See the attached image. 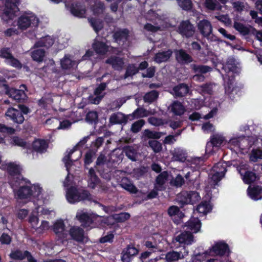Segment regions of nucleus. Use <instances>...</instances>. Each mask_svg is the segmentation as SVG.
I'll list each match as a JSON object with an SVG mask.
<instances>
[{
    "label": "nucleus",
    "instance_id": "nucleus-46",
    "mask_svg": "<svg viewBox=\"0 0 262 262\" xmlns=\"http://www.w3.org/2000/svg\"><path fill=\"white\" fill-rule=\"evenodd\" d=\"M110 121L113 124H121L126 122V119L123 114L117 113L111 116Z\"/></svg>",
    "mask_w": 262,
    "mask_h": 262
},
{
    "label": "nucleus",
    "instance_id": "nucleus-9",
    "mask_svg": "<svg viewBox=\"0 0 262 262\" xmlns=\"http://www.w3.org/2000/svg\"><path fill=\"white\" fill-rule=\"evenodd\" d=\"M108 76V81L107 82H102L95 89L94 94L89 97V101L93 104H98L105 95L103 92L105 89L107 84L110 82V75L108 74L104 75L101 79L104 77Z\"/></svg>",
    "mask_w": 262,
    "mask_h": 262
},
{
    "label": "nucleus",
    "instance_id": "nucleus-57",
    "mask_svg": "<svg viewBox=\"0 0 262 262\" xmlns=\"http://www.w3.org/2000/svg\"><path fill=\"white\" fill-rule=\"evenodd\" d=\"M34 212H32V213L30 215L29 219V222L31 224L32 227L35 229L36 231H37V229L39 226V219L38 217L34 214Z\"/></svg>",
    "mask_w": 262,
    "mask_h": 262
},
{
    "label": "nucleus",
    "instance_id": "nucleus-1",
    "mask_svg": "<svg viewBox=\"0 0 262 262\" xmlns=\"http://www.w3.org/2000/svg\"><path fill=\"white\" fill-rule=\"evenodd\" d=\"M222 69L227 74L224 76L222 73L224 80L225 94L233 99L237 93V88L234 86L233 74L240 71V68L233 57H229L225 64H222Z\"/></svg>",
    "mask_w": 262,
    "mask_h": 262
},
{
    "label": "nucleus",
    "instance_id": "nucleus-27",
    "mask_svg": "<svg viewBox=\"0 0 262 262\" xmlns=\"http://www.w3.org/2000/svg\"><path fill=\"white\" fill-rule=\"evenodd\" d=\"M174 240L185 245H191L194 242V237L191 233L185 231L174 237Z\"/></svg>",
    "mask_w": 262,
    "mask_h": 262
},
{
    "label": "nucleus",
    "instance_id": "nucleus-48",
    "mask_svg": "<svg viewBox=\"0 0 262 262\" xmlns=\"http://www.w3.org/2000/svg\"><path fill=\"white\" fill-rule=\"evenodd\" d=\"M53 100L50 95L44 97L39 100L38 104L40 107L45 109H49L52 106Z\"/></svg>",
    "mask_w": 262,
    "mask_h": 262
},
{
    "label": "nucleus",
    "instance_id": "nucleus-61",
    "mask_svg": "<svg viewBox=\"0 0 262 262\" xmlns=\"http://www.w3.org/2000/svg\"><path fill=\"white\" fill-rule=\"evenodd\" d=\"M205 6L208 9L211 10H220L221 9V6L213 0H206Z\"/></svg>",
    "mask_w": 262,
    "mask_h": 262
},
{
    "label": "nucleus",
    "instance_id": "nucleus-15",
    "mask_svg": "<svg viewBox=\"0 0 262 262\" xmlns=\"http://www.w3.org/2000/svg\"><path fill=\"white\" fill-rule=\"evenodd\" d=\"M3 86L6 90V94L14 100L20 101L25 99L26 95L24 90H16L13 88L9 89L8 86L4 84Z\"/></svg>",
    "mask_w": 262,
    "mask_h": 262
},
{
    "label": "nucleus",
    "instance_id": "nucleus-59",
    "mask_svg": "<svg viewBox=\"0 0 262 262\" xmlns=\"http://www.w3.org/2000/svg\"><path fill=\"white\" fill-rule=\"evenodd\" d=\"M158 96V92L156 91H152L146 94L144 97V100L145 102H151L156 100Z\"/></svg>",
    "mask_w": 262,
    "mask_h": 262
},
{
    "label": "nucleus",
    "instance_id": "nucleus-32",
    "mask_svg": "<svg viewBox=\"0 0 262 262\" xmlns=\"http://www.w3.org/2000/svg\"><path fill=\"white\" fill-rule=\"evenodd\" d=\"M88 186L89 187L94 189L100 184V180L96 175L94 169L91 168L88 173Z\"/></svg>",
    "mask_w": 262,
    "mask_h": 262
},
{
    "label": "nucleus",
    "instance_id": "nucleus-12",
    "mask_svg": "<svg viewBox=\"0 0 262 262\" xmlns=\"http://www.w3.org/2000/svg\"><path fill=\"white\" fill-rule=\"evenodd\" d=\"M65 224L62 220L56 221L53 226L52 229L56 235L60 239H66L68 236V232L66 229Z\"/></svg>",
    "mask_w": 262,
    "mask_h": 262
},
{
    "label": "nucleus",
    "instance_id": "nucleus-40",
    "mask_svg": "<svg viewBox=\"0 0 262 262\" xmlns=\"http://www.w3.org/2000/svg\"><path fill=\"white\" fill-rule=\"evenodd\" d=\"M168 177V173L167 171L161 172L157 178L155 184V188L157 190H162L163 185L167 181Z\"/></svg>",
    "mask_w": 262,
    "mask_h": 262
},
{
    "label": "nucleus",
    "instance_id": "nucleus-10",
    "mask_svg": "<svg viewBox=\"0 0 262 262\" xmlns=\"http://www.w3.org/2000/svg\"><path fill=\"white\" fill-rule=\"evenodd\" d=\"M247 143V139L244 136L233 137L228 142H226L227 147L236 153L246 148L245 144Z\"/></svg>",
    "mask_w": 262,
    "mask_h": 262
},
{
    "label": "nucleus",
    "instance_id": "nucleus-6",
    "mask_svg": "<svg viewBox=\"0 0 262 262\" xmlns=\"http://www.w3.org/2000/svg\"><path fill=\"white\" fill-rule=\"evenodd\" d=\"M4 4L3 13L1 14L2 19L7 21L13 19L18 11V5L19 0H1Z\"/></svg>",
    "mask_w": 262,
    "mask_h": 262
},
{
    "label": "nucleus",
    "instance_id": "nucleus-22",
    "mask_svg": "<svg viewBox=\"0 0 262 262\" xmlns=\"http://www.w3.org/2000/svg\"><path fill=\"white\" fill-rule=\"evenodd\" d=\"M6 116L14 122L21 124L24 121V117L21 112L13 107H10L6 112Z\"/></svg>",
    "mask_w": 262,
    "mask_h": 262
},
{
    "label": "nucleus",
    "instance_id": "nucleus-18",
    "mask_svg": "<svg viewBox=\"0 0 262 262\" xmlns=\"http://www.w3.org/2000/svg\"><path fill=\"white\" fill-rule=\"evenodd\" d=\"M71 238L78 242H85L87 237L84 234L83 230L78 226H72L69 231Z\"/></svg>",
    "mask_w": 262,
    "mask_h": 262
},
{
    "label": "nucleus",
    "instance_id": "nucleus-25",
    "mask_svg": "<svg viewBox=\"0 0 262 262\" xmlns=\"http://www.w3.org/2000/svg\"><path fill=\"white\" fill-rule=\"evenodd\" d=\"M152 14L155 17L158 18V21H156V25H153L150 23H147L144 26V30L145 31L150 33H155L160 30L161 28H164L165 27L163 26L162 21L160 18H159V16L156 14L154 11H150L149 14Z\"/></svg>",
    "mask_w": 262,
    "mask_h": 262
},
{
    "label": "nucleus",
    "instance_id": "nucleus-50",
    "mask_svg": "<svg viewBox=\"0 0 262 262\" xmlns=\"http://www.w3.org/2000/svg\"><path fill=\"white\" fill-rule=\"evenodd\" d=\"M88 20L96 32H98L102 29L103 25L102 20L93 18H89Z\"/></svg>",
    "mask_w": 262,
    "mask_h": 262
},
{
    "label": "nucleus",
    "instance_id": "nucleus-38",
    "mask_svg": "<svg viewBox=\"0 0 262 262\" xmlns=\"http://www.w3.org/2000/svg\"><path fill=\"white\" fill-rule=\"evenodd\" d=\"M120 185L122 188L132 193H136L138 189L135 185L126 178L121 180Z\"/></svg>",
    "mask_w": 262,
    "mask_h": 262
},
{
    "label": "nucleus",
    "instance_id": "nucleus-41",
    "mask_svg": "<svg viewBox=\"0 0 262 262\" xmlns=\"http://www.w3.org/2000/svg\"><path fill=\"white\" fill-rule=\"evenodd\" d=\"M129 31L125 29H120L116 31L114 34V38L116 41L120 43V41L124 42L126 40L128 36Z\"/></svg>",
    "mask_w": 262,
    "mask_h": 262
},
{
    "label": "nucleus",
    "instance_id": "nucleus-14",
    "mask_svg": "<svg viewBox=\"0 0 262 262\" xmlns=\"http://www.w3.org/2000/svg\"><path fill=\"white\" fill-rule=\"evenodd\" d=\"M188 250L185 247L180 251H172L168 252L165 256V259L168 262H172L180 259L184 258L188 254Z\"/></svg>",
    "mask_w": 262,
    "mask_h": 262
},
{
    "label": "nucleus",
    "instance_id": "nucleus-11",
    "mask_svg": "<svg viewBox=\"0 0 262 262\" xmlns=\"http://www.w3.org/2000/svg\"><path fill=\"white\" fill-rule=\"evenodd\" d=\"M0 57L5 59V62L16 68L20 69L22 67L20 62L11 54L10 49L4 48L0 50Z\"/></svg>",
    "mask_w": 262,
    "mask_h": 262
},
{
    "label": "nucleus",
    "instance_id": "nucleus-44",
    "mask_svg": "<svg viewBox=\"0 0 262 262\" xmlns=\"http://www.w3.org/2000/svg\"><path fill=\"white\" fill-rule=\"evenodd\" d=\"M170 107L171 111L176 115H181L185 111L184 106L179 101L173 102Z\"/></svg>",
    "mask_w": 262,
    "mask_h": 262
},
{
    "label": "nucleus",
    "instance_id": "nucleus-52",
    "mask_svg": "<svg viewBox=\"0 0 262 262\" xmlns=\"http://www.w3.org/2000/svg\"><path fill=\"white\" fill-rule=\"evenodd\" d=\"M126 156L132 161L136 159L137 152L136 149L132 146H126L124 149Z\"/></svg>",
    "mask_w": 262,
    "mask_h": 262
},
{
    "label": "nucleus",
    "instance_id": "nucleus-28",
    "mask_svg": "<svg viewBox=\"0 0 262 262\" xmlns=\"http://www.w3.org/2000/svg\"><path fill=\"white\" fill-rule=\"evenodd\" d=\"M248 196L253 200L262 199V188L259 186H249L247 189Z\"/></svg>",
    "mask_w": 262,
    "mask_h": 262
},
{
    "label": "nucleus",
    "instance_id": "nucleus-64",
    "mask_svg": "<svg viewBox=\"0 0 262 262\" xmlns=\"http://www.w3.org/2000/svg\"><path fill=\"white\" fill-rule=\"evenodd\" d=\"M198 91L202 93L211 94L212 91V84H205L199 86Z\"/></svg>",
    "mask_w": 262,
    "mask_h": 262
},
{
    "label": "nucleus",
    "instance_id": "nucleus-49",
    "mask_svg": "<svg viewBox=\"0 0 262 262\" xmlns=\"http://www.w3.org/2000/svg\"><path fill=\"white\" fill-rule=\"evenodd\" d=\"M105 9L104 4L101 2H97L92 7L91 10L93 15L95 16H99L103 14Z\"/></svg>",
    "mask_w": 262,
    "mask_h": 262
},
{
    "label": "nucleus",
    "instance_id": "nucleus-17",
    "mask_svg": "<svg viewBox=\"0 0 262 262\" xmlns=\"http://www.w3.org/2000/svg\"><path fill=\"white\" fill-rule=\"evenodd\" d=\"M247 169V164H243L237 168V170L242 176L244 182L246 184H250L256 179V176L254 173L249 171H246Z\"/></svg>",
    "mask_w": 262,
    "mask_h": 262
},
{
    "label": "nucleus",
    "instance_id": "nucleus-20",
    "mask_svg": "<svg viewBox=\"0 0 262 262\" xmlns=\"http://www.w3.org/2000/svg\"><path fill=\"white\" fill-rule=\"evenodd\" d=\"M201 225V221L198 217H191L186 223L184 228L189 233H196L200 231Z\"/></svg>",
    "mask_w": 262,
    "mask_h": 262
},
{
    "label": "nucleus",
    "instance_id": "nucleus-5",
    "mask_svg": "<svg viewBox=\"0 0 262 262\" xmlns=\"http://www.w3.org/2000/svg\"><path fill=\"white\" fill-rule=\"evenodd\" d=\"M66 198L70 203L74 204L81 201L90 200L91 195L87 190L72 187L67 189Z\"/></svg>",
    "mask_w": 262,
    "mask_h": 262
},
{
    "label": "nucleus",
    "instance_id": "nucleus-3",
    "mask_svg": "<svg viewBox=\"0 0 262 262\" xmlns=\"http://www.w3.org/2000/svg\"><path fill=\"white\" fill-rule=\"evenodd\" d=\"M89 139V136L83 138L77 144L76 147L70 150L67 155H65L63 158V161L64 163L65 166L68 172V176L63 182V185L65 187L69 186L71 184L70 172L72 171L73 161H76L81 156V150L76 149V148L83 146Z\"/></svg>",
    "mask_w": 262,
    "mask_h": 262
},
{
    "label": "nucleus",
    "instance_id": "nucleus-35",
    "mask_svg": "<svg viewBox=\"0 0 262 262\" xmlns=\"http://www.w3.org/2000/svg\"><path fill=\"white\" fill-rule=\"evenodd\" d=\"M176 59L178 62L182 63H189L192 61V57L183 50L176 51Z\"/></svg>",
    "mask_w": 262,
    "mask_h": 262
},
{
    "label": "nucleus",
    "instance_id": "nucleus-21",
    "mask_svg": "<svg viewBox=\"0 0 262 262\" xmlns=\"http://www.w3.org/2000/svg\"><path fill=\"white\" fill-rule=\"evenodd\" d=\"M178 30L181 34L186 37L192 36L194 33V28L188 20L182 21L179 27Z\"/></svg>",
    "mask_w": 262,
    "mask_h": 262
},
{
    "label": "nucleus",
    "instance_id": "nucleus-29",
    "mask_svg": "<svg viewBox=\"0 0 262 262\" xmlns=\"http://www.w3.org/2000/svg\"><path fill=\"white\" fill-rule=\"evenodd\" d=\"M70 11L75 16L80 18L85 17V7L80 3L72 4L70 8Z\"/></svg>",
    "mask_w": 262,
    "mask_h": 262
},
{
    "label": "nucleus",
    "instance_id": "nucleus-56",
    "mask_svg": "<svg viewBox=\"0 0 262 262\" xmlns=\"http://www.w3.org/2000/svg\"><path fill=\"white\" fill-rule=\"evenodd\" d=\"M168 213L171 217L177 216L179 217H182L183 216V214L180 212L179 208L176 206L170 207L168 210Z\"/></svg>",
    "mask_w": 262,
    "mask_h": 262
},
{
    "label": "nucleus",
    "instance_id": "nucleus-43",
    "mask_svg": "<svg viewBox=\"0 0 262 262\" xmlns=\"http://www.w3.org/2000/svg\"><path fill=\"white\" fill-rule=\"evenodd\" d=\"M106 62L111 64L114 69L117 70L121 69L124 64L122 59L119 57H111L108 59Z\"/></svg>",
    "mask_w": 262,
    "mask_h": 262
},
{
    "label": "nucleus",
    "instance_id": "nucleus-30",
    "mask_svg": "<svg viewBox=\"0 0 262 262\" xmlns=\"http://www.w3.org/2000/svg\"><path fill=\"white\" fill-rule=\"evenodd\" d=\"M228 250V245L224 242H220L215 243L210 250V252L215 255H222Z\"/></svg>",
    "mask_w": 262,
    "mask_h": 262
},
{
    "label": "nucleus",
    "instance_id": "nucleus-4",
    "mask_svg": "<svg viewBox=\"0 0 262 262\" xmlns=\"http://www.w3.org/2000/svg\"><path fill=\"white\" fill-rule=\"evenodd\" d=\"M38 18L32 12L25 13L17 20L18 28L22 31L29 28H35L38 26Z\"/></svg>",
    "mask_w": 262,
    "mask_h": 262
},
{
    "label": "nucleus",
    "instance_id": "nucleus-33",
    "mask_svg": "<svg viewBox=\"0 0 262 262\" xmlns=\"http://www.w3.org/2000/svg\"><path fill=\"white\" fill-rule=\"evenodd\" d=\"M48 144L46 141L41 139H36L32 143V148L37 152L42 153L48 148Z\"/></svg>",
    "mask_w": 262,
    "mask_h": 262
},
{
    "label": "nucleus",
    "instance_id": "nucleus-51",
    "mask_svg": "<svg viewBox=\"0 0 262 262\" xmlns=\"http://www.w3.org/2000/svg\"><path fill=\"white\" fill-rule=\"evenodd\" d=\"M32 58L34 60L40 62L45 56V51L43 49H37L32 52Z\"/></svg>",
    "mask_w": 262,
    "mask_h": 262
},
{
    "label": "nucleus",
    "instance_id": "nucleus-39",
    "mask_svg": "<svg viewBox=\"0 0 262 262\" xmlns=\"http://www.w3.org/2000/svg\"><path fill=\"white\" fill-rule=\"evenodd\" d=\"M54 42V39L50 36H46L41 38L34 45L35 47H47L49 48L52 46Z\"/></svg>",
    "mask_w": 262,
    "mask_h": 262
},
{
    "label": "nucleus",
    "instance_id": "nucleus-58",
    "mask_svg": "<svg viewBox=\"0 0 262 262\" xmlns=\"http://www.w3.org/2000/svg\"><path fill=\"white\" fill-rule=\"evenodd\" d=\"M28 252L27 251H25L24 252L16 250L15 251H13L10 255V256L12 259H23L25 258H27V254L26 252Z\"/></svg>",
    "mask_w": 262,
    "mask_h": 262
},
{
    "label": "nucleus",
    "instance_id": "nucleus-2",
    "mask_svg": "<svg viewBox=\"0 0 262 262\" xmlns=\"http://www.w3.org/2000/svg\"><path fill=\"white\" fill-rule=\"evenodd\" d=\"M12 187L15 198L18 199L31 200L36 199L39 200L42 198L43 189L38 184L29 186L27 184H26L25 182L22 179L16 183V185Z\"/></svg>",
    "mask_w": 262,
    "mask_h": 262
},
{
    "label": "nucleus",
    "instance_id": "nucleus-13",
    "mask_svg": "<svg viewBox=\"0 0 262 262\" xmlns=\"http://www.w3.org/2000/svg\"><path fill=\"white\" fill-rule=\"evenodd\" d=\"M194 72L196 73L193 77L194 81L202 82L204 80V76L201 74L206 73L211 71V68L208 66L192 64L191 66Z\"/></svg>",
    "mask_w": 262,
    "mask_h": 262
},
{
    "label": "nucleus",
    "instance_id": "nucleus-24",
    "mask_svg": "<svg viewBox=\"0 0 262 262\" xmlns=\"http://www.w3.org/2000/svg\"><path fill=\"white\" fill-rule=\"evenodd\" d=\"M76 217L81 223V225L85 228L89 227L93 221L92 215L83 211H78Z\"/></svg>",
    "mask_w": 262,
    "mask_h": 262
},
{
    "label": "nucleus",
    "instance_id": "nucleus-26",
    "mask_svg": "<svg viewBox=\"0 0 262 262\" xmlns=\"http://www.w3.org/2000/svg\"><path fill=\"white\" fill-rule=\"evenodd\" d=\"M138 250L132 246H128L122 252L121 260L122 262H130L133 257L137 255Z\"/></svg>",
    "mask_w": 262,
    "mask_h": 262
},
{
    "label": "nucleus",
    "instance_id": "nucleus-23",
    "mask_svg": "<svg viewBox=\"0 0 262 262\" xmlns=\"http://www.w3.org/2000/svg\"><path fill=\"white\" fill-rule=\"evenodd\" d=\"M227 141L225 138L221 134H215L211 136L210 138V142L208 143L206 147V151L210 152L209 148L211 146L219 147L222 145L226 144Z\"/></svg>",
    "mask_w": 262,
    "mask_h": 262
},
{
    "label": "nucleus",
    "instance_id": "nucleus-42",
    "mask_svg": "<svg viewBox=\"0 0 262 262\" xmlns=\"http://www.w3.org/2000/svg\"><path fill=\"white\" fill-rule=\"evenodd\" d=\"M212 206L208 202H202L196 208V211L201 215H204L209 212Z\"/></svg>",
    "mask_w": 262,
    "mask_h": 262
},
{
    "label": "nucleus",
    "instance_id": "nucleus-54",
    "mask_svg": "<svg viewBox=\"0 0 262 262\" xmlns=\"http://www.w3.org/2000/svg\"><path fill=\"white\" fill-rule=\"evenodd\" d=\"M162 134V133L151 131L149 129H145L144 132V136L149 139H159Z\"/></svg>",
    "mask_w": 262,
    "mask_h": 262
},
{
    "label": "nucleus",
    "instance_id": "nucleus-31",
    "mask_svg": "<svg viewBox=\"0 0 262 262\" xmlns=\"http://www.w3.org/2000/svg\"><path fill=\"white\" fill-rule=\"evenodd\" d=\"M60 64L62 69L69 70L77 65L76 61L72 59L69 55H66L60 60Z\"/></svg>",
    "mask_w": 262,
    "mask_h": 262
},
{
    "label": "nucleus",
    "instance_id": "nucleus-19",
    "mask_svg": "<svg viewBox=\"0 0 262 262\" xmlns=\"http://www.w3.org/2000/svg\"><path fill=\"white\" fill-rule=\"evenodd\" d=\"M198 27V29L203 36L208 39H210V36L212 31V27L210 23L207 20L203 19L199 21ZM210 40L212 41L213 39L210 38Z\"/></svg>",
    "mask_w": 262,
    "mask_h": 262
},
{
    "label": "nucleus",
    "instance_id": "nucleus-53",
    "mask_svg": "<svg viewBox=\"0 0 262 262\" xmlns=\"http://www.w3.org/2000/svg\"><path fill=\"white\" fill-rule=\"evenodd\" d=\"M148 144L150 147L152 149L154 152L159 153L162 149V145L161 143L157 140H149Z\"/></svg>",
    "mask_w": 262,
    "mask_h": 262
},
{
    "label": "nucleus",
    "instance_id": "nucleus-37",
    "mask_svg": "<svg viewBox=\"0 0 262 262\" xmlns=\"http://www.w3.org/2000/svg\"><path fill=\"white\" fill-rule=\"evenodd\" d=\"M189 92L188 86L185 84H180L173 88L172 94L176 97H183L185 96Z\"/></svg>",
    "mask_w": 262,
    "mask_h": 262
},
{
    "label": "nucleus",
    "instance_id": "nucleus-47",
    "mask_svg": "<svg viewBox=\"0 0 262 262\" xmlns=\"http://www.w3.org/2000/svg\"><path fill=\"white\" fill-rule=\"evenodd\" d=\"M262 159V150L259 148L253 149L249 154V160L251 162H256Z\"/></svg>",
    "mask_w": 262,
    "mask_h": 262
},
{
    "label": "nucleus",
    "instance_id": "nucleus-8",
    "mask_svg": "<svg viewBox=\"0 0 262 262\" xmlns=\"http://www.w3.org/2000/svg\"><path fill=\"white\" fill-rule=\"evenodd\" d=\"M6 166L7 171L10 175L9 178L10 184L12 187H14L16 185V183L18 181L23 179L20 174L21 168L19 165L15 163H9Z\"/></svg>",
    "mask_w": 262,
    "mask_h": 262
},
{
    "label": "nucleus",
    "instance_id": "nucleus-36",
    "mask_svg": "<svg viewBox=\"0 0 262 262\" xmlns=\"http://www.w3.org/2000/svg\"><path fill=\"white\" fill-rule=\"evenodd\" d=\"M172 53V52L170 50L159 52L155 55L154 60L158 63L166 62L170 58Z\"/></svg>",
    "mask_w": 262,
    "mask_h": 262
},
{
    "label": "nucleus",
    "instance_id": "nucleus-7",
    "mask_svg": "<svg viewBox=\"0 0 262 262\" xmlns=\"http://www.w3.org/2000/svg\"><path fill=\"white\" fill-rule=\"evenodd\" d=\"M227 163L221 162L215 165L212 169L210 184L211 187H215L218 182L224 177L227 171Z\"/></svg>",
    "mask_w": 262,
    "mask_h": 262
},
{
    "label": "nucleus",
    "instance_id": "nucleus-16",
    "mask_svg": "<svg viewBox=\"0 0 262 262\" xmlns=\"http://www.w3.org/2000/svg\"><path fill=\"white\" fill-rule=\"evenodd\" d=\"M93 48L99 54H105L107 52L115 53L116 49L110 47L107 43L96 39L93 44Z\"/></svg>",
    "mask_w": 262,
    "mask_h": 262
},
{
    "label": "nucleus",
    "instance_id": "nucleus-55",
    "mask_svg": "<svg viewBox=\"0 0 262 262\" xmlns=\"http://www.w3.org/2000/svg\"><path fill=\"white\" fill-rule=\"evenodd\" d=\"M189 191H182L178 195V201L182 204H189Z\"/></svg>",
    "mask_w": 262,
    "mask_h": 262
},
{
    "label": "nucleus",
    "instance_id": "nucleus-45",
    "mask_svg": "<svg viewBox=\"0 0 262 262\" xmlns=\"http://www.w3.org/2000/svg\"><path fill=\"white\" fill-rule=\"evenodd\" d=\"M234 28L236 30L244 35L248 34L252 29L250 26H245L243 24L237 21H235L234 23Z\"/></svg>",
    "mask_w": 262,
    "mask_h": 262
},
{
    "label": "nucleus",
    "instance_id": "nucleus-63",
    "mask_svg": "<svg viewBox=\"0 0 262 262\" xmlns=\"http://www.w3.org/2000/svg\"><path fill=\"white\" fill-rule=\"evenodd\" d=\"M201 199L199 194L196 191H189V199L187 200L189 204H194Z\"/></svg>",
    "mask_w": 262,
    "mask_h": 262
},
{
    "label": "nucleus",
    "instance_id": "nucleus-62",
    "mask_svg": "<svg viewBox=\"0 0 262 262\" xmlns=\"http://www.w3.org/2000/svg\"><path fill=\"white\" fill-rule=\"evenodd\" d=\"M177 1L180 7L184 10H188L192 7L191 0H177Z\"/></svg>",
    "mask_w": 262,
    "mask_h": 262
},
{
    "label": "nucleus",
    "instance_id": "nucleus-34",
    "mask_svg": "<svg viewBox=\"0 0 262 262\" xmlns=\"http://www.w3.org/2000/svg\"><path fill=\"white\" fill-rule=\"evenodd\" d=\"M172 160L183 162L186 159V151L181 148H176L171 151Z\"/></svg>",
    "mask_w": 262,
    "mask_h": 262
},
{
    "label": "nucleus",
    "instance_id": "nucleus-60",
    "mask_svg": "<svg viewBox=\"0 0 262 262\" xmlns=\"http://www.w3.org/2000/svg\"><path fill=\"white\" fill-rule=\"evenodd\" d=\"M144 124L145 121L143 120H139L136 121L132 125L131 131L134 133L139 132Z\"/></svg>",
    "mask_w": 262,
    "mask_h": 262
}]
</instances>
